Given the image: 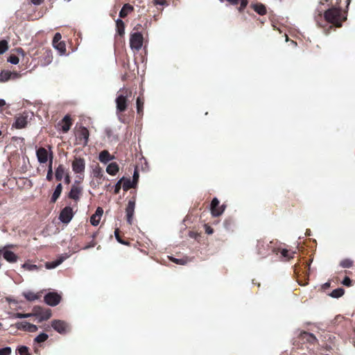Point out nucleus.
<instances>
[{
    "mask_svg": "<svg viewBox=\"0 0 355 355\" xmlns=\"http://www.w3.org/2000/svg\"><path fill=\"white\" fill-rule=\"evenodd\" d=\"M314 19L320 27H325L327 24H331L336 27H341L343 22L347 19V15L341 5H334V7L327 9L317 8Z\"/></svg>",
    "mask_w": 355,
    "mask_h": 355,
    "instance_id": "1",
    "label": "nucleus"
},
{
    "mask_svg": "<svg viewBox=\"0 0 355 355\" xmlns=\"http://www.w3.org/2000/svg\"><path fill=\"white\" fill-rule=\"evenodd\" d=\"M132 96V91L127 88L121 89L116 98V113L121 114L126 111L129 104L128 98Z\"/></svg>",
    "mask_w": 355,
    "mask_h": 355,
    "instance_id": "2",
    "label": "nucleus"
},
{
    "mask_svg": "<svg viewBox=\"0 0 355 355\" xmlns=\"http://www.w3.org/2000/svg\"><path fill=\"white\" fill-rule=\"evenodd\" d=\"M257 253L261 257H266L271 252L277 254L276 248L272 245V242L268 243L265 240H258L257 243Z\"/></svg>",
    "mask_w": 355,
    "mask_h": 355,
    "instance_id": "3",
    "label": "nucleus"
},
{
    "mask_svg": "<svg viewBox=\"0 0 355 355\" xmlns=\"http://www.w3.org/2000/svg\"><path fill=\"white\" fill-rule=\"evenodd\" d=\"M78 178L80 179V180H76L74 182V183L71 185L70 191L67 196L69 198L73 200L76 203L80 200L83 191V187L80 185L81 181L83 180V177L78 175Z\"/></svg>",
    "mask_w": 355,
    "mask_h": 355,
    "instance_id": "4",
    "label": "nucleus"
},
{
    "mask_svg": "<svg viewBox=\"0 0 355 355\" xmlns=\"http://www.w3.org/2000/svg\"><path fill=\"white\" fill-rule=\"evenodd\" d=\"M144 43L143 35L139 32L132 33L130 36V46L133 50L139 51Z\"/></svg>",
    "mask_w": 355,
    "mask_h": 355,
    "instance_id": "5",
    "label": "nucleus"
},
{
    "mask_svg": "<svg viewBox=\"0 0 355 355\" xmlns=\"http://www.w3.org/2000/svg\"><path fill=\"white\" fill-rule=\"evenodd\" d=\"M73 216L74 211H73V208L70 206H66L60 211L59 220L64 224H68L70 223Z\"/></svg>",
    "mask_w": 355,
    "mask_h": 355,
    "instance_id": "6",
    "label": "nucleus"
},
{
    "mask_svg": "<svg viewBox=\"0 0 355 355\" xmlns=\"http://www.w3.org/2000/svg\"><path fill=\"white\" fill-rule=\"evenodd\" d=\"M76 138L79 144H83L84 146H87L89 141V132L87 128L80 126L76 131Z\"/></svg>",
    "mask_w": 355,
    "mask_h": 355,
    "instance_id": "7",
    "label": "nucleus"
},
{
    "mask_svg": "<svg viewBox=\"0 0 355 355\" xmlns=\"http://www.w3.org/2000/svg\"><path fill=\"white\" fill-rule=\"evenodd\" d=\"M135 202L136 198L135 197L133 196L128 200V203L125 209L127 222L130 225H132V218L135 208Z\"/></svg>",
    "mask_w": 355,
    "mask_h": 355,
    "instance_id": "8",
    "label": "nucleus"
},
{
    "mask_svg": "<svg viewBox=\"0 0 355 355\" xmlns=\"http://www.w3.org/2000/svg\"><path fill=\"white\" fill-rule=\"evenodd\" d=\"M36 156L40 164H45L50 159V149L40 147L36 150Z\"/></svg>",
    "mask_w": 355,
    "mask_h": 355,
    "instance_id": "9",
    "label": "nucleus"
},
{
    "mask_svg": "<svg viewBox=\"0 0 355 355\" xmlns=\"http://www.w3.org/2000/svg\"><path fill=\"white\" fill-rule=\"evenodd\" d=\"M12 245H6L2 250H0V253L2 254L3 257L9 263H15L17 261L18 256L13 252L8 250V248H11Z\"/></svg>",
    "mask_w": 355,
    "mask_h": 355,
    "instance_id": "10",
    "label": "nucleus"
},
{
    "mask_svg": "<svg viewBox=\"0 0 355 355\" xmlns=\"http://www.w3.org/2000/svg\"><path fill=\"white\" fill-rule=\"evenodd\" d=\"M34 315L40 317V320H46L51 316V311L49 309H44L39 306L33 308Z\"/></svg>",
    "mask_w": 355,
    "mask_h": 355,
    "instance_id": "11",
    "label": "nucleus"
},
{
    "mask_svg": "<svg viewBox=\"0 0 355 355\" xmlns=\"http://www.w3.org/2000/svg\"><path fill=\"white\" fill-rule=\"evenodd\" d=\"M61 300V296L57 293L50 292L44 296V302L50 306L58 305Z\"/></svg>",
    "mask_w": 355,
    "mask_h": 355,
    "instance_id": "12",
    "label": "nucleus"
},
{
    "mask_svg": "<svg viewBox=\"0 0 355 355\" xmlns=\"http://www.w3.org/2000/svg\"><path fill=\"white\" fill-rule=\"evenodd\" d=\"M72 169L76 173H83L85 168V159L81 157H75L72 162Z\"/></svg>",
    "mask_w": 355,
    "mask_h": 355,
    "instance_id": "13",
    "label": "nucleus"
},
{
    "mask_svg": "<svg viewBox=\"0 0 355 355\" xmlns=\"http://www.w3.org/2000/svg\"><path fill=\"white\" fill-rule=\"evenodd\" d=\"M219 200L216 198H214L211 202V211L214 216H218L221 215L224 210L225 206H219Z\"/></svg>",
    "mask_w": 355,
    "mask_h": 355,
    "instance_id": "14",
    "label": "nucleus"
},
{
    "mask_svg": "<svg viewBox=\"0 0 355 355\" xmlns=\"http://www.w3.org/2000/svg\"><path fill=\"white\" fill-rule=\"evenodd\" d=\"M52 327L60 334H66L68 331L67 324L62 320H54L51 322Z\"/></svg>",
    "mask_w": 355,
    "mask_h": 355,
    "instance_id": "15",
    "label": "nucleus"
},
{
    "mask_svg": "<svg viewBox=\"0 0 355 355\" xmlns=\"http://www.w3.org/2000/svg\"><path fill=\"white\" fill-rule=\"evenodd\" d=\"M299 338L304 343H308L311 345H315L318 343V339L314 334L309 333L307 331H301L299 335Z\"/></svg>",
    "mask_w": 355,
    "mask_h": 355,
    "instance_id": "16",
    "label": "nucleus"
},
{
    "mask_svg": "<svg viewBox=\"0 0 355 355\" xmlns=\"http://www.w3.org/2000/svg\"><path fill=\"white\" fill-rule=\"evenodd\" d=\"M62 38L61 34L56 33L53 39V46L58 49L60 53H65L66 45L64 42L60 41Z\"/></svg>",
    "mask_w": 355,
    "mask_h": 355,
    "instance_id": "17",
    "label": "nucleus"
},
{
    "mask_svg": "<svg viewBox=\"0 0 355 355\" xmlns=\"http://www.w3.org/2000/svg\"><path fill=\"white\" fill-rule=\"evenodd\" d=\"M28 123V115H20L16 117L15 122L12 127L17 129H21L26 126Z\"/></svg>",
    "mask_w": 355,
    "mask_h": 355,
    "instance_id": "18",
    "label": "nucleus"
},
{
    "mask_svg": "<svg viewBox=\"0 0 355 355\" xmlns=\"http://www.w3.org/2000/svg\"><path fill=\"white\" fill-rule=\"evenodd\" d=\"M63 132H67L72 125V120L69 115H66L58 123Z\"/></svg>",
    "mask_w": 355,
    "mask_h": 355,
    "instance_id": "19",
    "label": "nucleus"
},
{
    "mask_svg": "<svg viewBox=\"0 0 355 355\" xmlns=\"http://www.w3.org/2000/svg\"><path fill=\"white\" fill-rule=\"evenodd\" d=\"M103 213V208L98 207L95 213L90 218V223L92 225L96 226L99 224Z\"/></svg>",
    "mask_w": 355,
    "mask_h": 355,
    "instance_id": "20",
    "label": "nucleus"
},
{
    "mask_svg": "<svg viewBox=\"0 0 355 355\" xmlns=\"http://www.w3.org/2000/svg\"><path fill=\"white\" fill-rule=\"evenodd\" d=\"M340 0H320L317 8L327 9L329 7H334V5L340 6Z\"/></svg>",
    "mask_w": 355,
    "mask_h": 355,
    "instance_id": "21",
    "label": "nucleus"
},
{
    "mask_svg": "<svg viewBox=\"0 0 355 355\" xmlns=\"http://www.w3.org/2000/svg\"><path fill=\"white\" fill-rule=\"evenodd\" d=\"M67 172L63 164H59L55 168V178L57 181H61Z\"/></svg>",
    "mask_w": 355,
    "mask_h": 355,
    "instance_id": "22",
    "label": "nucleus"
},
{
    "mask_svg": "<svg viewBox=\"0 0 355 355\" xmlns=\"http://www.w3.org/2000/svg\"><path fill=\"white\" fill-rule=\"evenodd\" d=\"M99 161L106 164L114 159V156L111 155L107 150H103L99 153Z\"/></svg>",
    "mask_w": 355,
    "mask_h": 355,
    "instance_id": "23",
    "label": "nucleus"
},
{
    "mask_svg": "<svg viewBox=\"0 0 355 355\" xmlns=\"http://www.w3.org/2000/svg\"><path fill=\"white\" fill-rule=\"evenodd\" d=\"M116 34L121 37L125 35V24L121 19L116 20Z\"/></svg>",
    "mask_w": 355,
    "mask_h": 355,
    "instance_id": "24",
    "label": "nucleus"
},
{
    "mask_svg": "<svg viewBox=\"0 0 355 355\" xmlns=\"http://www.w3.org/2000/svg\"><path fill=\"white\" fill-rule=\"evenodd\" d=\"M62 185L61 183H59L56 186L55 189L51 197L50 201L51 203H55L58 200V199L60 198V196L62 193Z\"/></svg>",
    "mask_w": 355,
    "mask_h": 355,
    "instance_id": "25",
    "label": "nucleus"
},
{
    "mask_svg": "<svg viewBox=\"0 0 355 355\" xmlns=\"http://www.w3.org/2000/svg\"><path fill=\"white\" fill-rule=\"evenodd\" d=\"M251 7L257 13L260 15H264L267 12L266 6L261 3H253L251 5Z\"/></svg>",
    "mask_w": 355,
    "mask_h": 355,
    "instance_id": "26",
    "label": "nucleus"
},
{
    "mask_svg": "<svg viewBox=\"0 0 355 355\" xmlns=\"http://www.w3.org/2000/svg\"><path fill=\"white\" fill-rule=\"evenodd\" d=\"M134 10V8L129 3H125L122 7L119 12V17L121 18H125L129 13Z\"/></svg>",
    "mask_w": 355,
    "mask_h": 355,
    "instance_id": "27",
    "label": "nucleus"
},
{
    "mask_svg": "<svg viewBox=\"0 0 355 355\" xmlns=\"http://www.w3.org/2000/svg\"><path fill=\"white\" fill-rule=\"evenodd\" d=\"M119 171V167L117 163L112 162L106 168V171L111 175H115Z\"/></svg>",
    "mask_w": 355,
    "mask_h": 355,
    "instance_id": "28",
    "label": "nucleus"
},
{
    "mask_svg": "<svg viewBox=\"0 0 355 355\" xmlns=\"http://www.w3.org/2000/svg\"><path fill=\"white\" fill-rule=\"evenodd\" d=\"M276 251L277 252V254L280 252L282 257L285 258L286 260H289L293 257L294 252H290L286 249L276 248Z\"/></svg>",
    "mask_w": 355,
    "mask_h": 355,
    "instance_id": "29",
    "label": "nucleus"
},
{
    "mask_svg": "<svg viewBox=\"0 0 355 355\" xmlns=\"http://www.w3.org/2000/svg\"><path fill=\"white\" fill-rule=\"evenodd\" d=\"M144 98L139 96L137 98V114L140 116L143 115L144 113Z\"/></svg>",
    "mask_w": 355,
    "mask_h": 355,
    "instance_id": "30",
    "label": "nucleus"
},
{
    "mask_svg": "<svg viewBox=\"0 0 355 355\" xmlns=\"http://www.w3.org/2000/svg\"><path fill=\"white\" fill-rule=\"evenodd\" d=\"M92 174L96 178L101 179L103 177V171L98 164L93 168Z\"/></svg>",
    "mask_w": 355,
    "mask_h": 355,
    "instance_id": "31",
    "label": "nucleus"
},
{
    "mask_svg": "<svg viewBox=\"0 0 355 355\" xmlns=\"http://www.w3.org/2000/svg\"><path fill=\"white\" fill-rule=\"evenodd\" d=\"M24 296L28 301L31 302L37 300L41 297V295L39 293H35L31 291L24 293Z\"/></svg>",
    "mask_w": 355,
    "mask_h": 355,
    "instance_id": "32",
    "label": "nucleus"
},
{
    "mask_svg": "<svg viewBox=\"0 0 355 355\" xmlns=\"http://www.w3.org/2000/svg\"><path fill=\"white\" fill-rule=\"evenodd\" d=\"M12 73L10 71L3 70L0 72V82H6L10 79Z\"/></svg>",
    "mask_w": 355,
    "mask_h": 355,
    "instance_id": "33",
    "label": "nucleus"
},
{
    "mask_svg": "<svg viewBox=\"0 0 355 355\" xmlns=\"http://www.w3.org/2000/svg\"><path fill=\"white\" fill-rule=\"evenodd\" d=\"M123 189L125 191H127L131 188H135L136 185L132 183V181L130 179H125L123 180Z\"/></svg>",
    "mask_w": 355,
    "mask_h": 355,
    "instance_id": "34",
    "label": "nucleus"
},
{
    "mask_svg": "<svg viewBox=\"0 0 355 355\" xmlns=\"http://www.w3.org/2000/svg\"><path fill=\"white\" fill-rule=\"evenodd\" d=\"M354 261L350 259H344L340 262V266L343 268H350L353 266Z\"/></svg>",
    "mask_w": 355,
    "mask_h": 355,
    "instance_id": "35",
    "label": "nucleus"
},
{
    "mask_svg": "<svg viewBox=\"0 0 355 355\" xmlns=\"http://www.w3.org/2000/svg\"><path fill=\"white\" fill-rule=\"evenodd\" d=\"M345 293V290L342 288H338L336 289H334V291H332V292L331 293L330 295L332 297H334V298H338V297H340L341 296H343Z\"/></svg>",
    "mask_w": 355,
    "mask_h": 355,
    "instance_id": "36",
    "label": "nucleus"
},
{
    "mask_svg": "<svg viewBox=\"0 0 355 355\" xmlns=\"http://www.w3.org/2000/svg\"><path fill=\"white\" fill-rule=\"evenodd\" d=\"M97 235H98L97 232L92 233V234L91 235L92 240L88 244H87L85 246H84L83 248V249L87 250L89 248H94L96 245V242H95L94 239H96Z\"/></svg>",
    "mask_w": 355,
    "mask_h": 355,
    "instance_id": "37",
    "label": "nucleus"
},
{
    "mask_svg": "<svg viewBox=\"0 0 355 355\" xmlns=\"http://www.w3.org/2000/svg\"><path fill=\"white\" fill-rule=\"evenodd\" d=\"M8 49V42L2 40L0 41V55L4 53Z\"/></svg>",
    "mask_w": 355,
    "mask_h": 355,
    "instance_id": "38",
    "label": "nucleus"
},
{
    "mask_svg": "<svg viewBox=\"0 0 355 355\" xmlns=\"http://www.w3.org/2000/svg\"><path fill=\"white\" fill-rule=\"evenodd\" d=\"M49 338V336L45 334V333H41L40 334H39L35 338V342L37 343H43L44 341H46Z\"/></svg>",
    "mask_w": 355,
    "mask_h": 355,
    "instance_id": "39",
    "label": "nucleus"
},
{
    "mask_svg": "<svg viewBox=\"0 0 355 355\" xmlns=\"http://www.w3.org/2000/svg\"><path fill=\"white\" fill-rule=\"evenodd\" d=\"M18 354L19 355H31L29 353L28 347L26 346H20L17 349Z\"/></svg>",
    "mask_w": 355,
    "mask_h": 355,
    "instance_id": "40",
    "label": "nucleus"
},
{
    "mask_svg": "<svg viewBox=\"0 0 355 355\" xmlns=\"http://www.w3.org/2000/svg\"><path fill=\"white\" fill-rule=\"evenodd\" d=\"M28 325V322L24 321V322H18L15 324V327L17 329L19 330H24L26 331Z\"/></svg>",
    "mask_w": 355,
    "mask_h": 355,
    "instance_id": "41",
    "label": "nucleus"
},
{
    "mask_svg": "<svg viewBox=\"0 0 355 355\" xmlns=\"http://www.w3.org/2000/svg\"><path fill=\"white\" fill-rule=\"evenodd\" d=\"M22 268L27 270H34L38 269V267L35 264H31L28 262H26L22 265Z\"/></svg>",
    "mask_w": 355,
    "mask_h": 355,
    "instance_id": "42",
    "label": "nucleus"
},
{
    "mask_svg": "<svg viewBox=\"0 0 355 355\" xmlns=\"http://www.w3.org/2000/svg\"><path fill=\"white\" fill-rule=\"evenodd\" d=\"M49 148L50 149V159H49L48 171H53V152L51 146H49Z\"/></svg>",
    "mask_w": 355,
    "mask_h": 355,
    "instance_id": "43",
    "label": "nucleus"
},
{
    "mask_svg": "<svg viewBox=\"0 0 355 355\" xmlns=\"http://www.w3.org/2000/svg\"><path fill=\"white\" fill-rule=\"evenodd\" d=\"M123 180H124V178H121L116 184V185L114 187V193L115 194H118L120 192V190L121 189V184H122Z\"/></svg>",
    "mask_w": 355,
    "mask_h": 355,
    "instance_id": "44",
    "label": "nucleus"
},
{
    "mask_svg": "<svg viewBox=\"0 0 355 355\" xmlns=\"http://www.w3.org/2000/svg\"><path fill=\"white\" fill-rule=\"evenodd\" d=\"M114 235H115V237H116V239L120 243H122L123 245H128L129 243L128 242H125L123 240L121 239L120 235H119V229H116L115 231H114Z\"/></svg>",
    "mask_w": 355,
    "mask_h": 355,
    "instance_id": "45",
    "label": "nucleus"
},
{
    "mask_svg": "<svg viewBox=\"0 0 355 355\" xmlns=\"http://www.w3.org/2000/svg\"><path fill=\"white\" fill-rule=\"evenodd\" d=\"M8 61L13 64H17L19 63V58L15 55H10L8 58Z\"/></svg>",
    "mask_w": 355,
    "mask_h": 355,
    "instance_id": "46",
    "label": "nucleus"
},
{
    "mask_svg": "<svg viewBox=\"0 0 355 355\" xmlns=\"http://www.w3.org/2000/svg\"><path fill=\"white\" fill-rule=\"evenodd\" d=\"M239 1L241 2V3L238 10L239 12H242L248 6V0H240Z\"/></svg>",
    "mask_w": 355,
    "mask_h": 355,
    "instance_id": "47",
    "label": "nucleus"
},
{
    "mask_svg": "<svg viewBox=\"0 0 355 355\" xmlns=\"http://www.w3.org/2000/svg\"><path fill=\"white\" fill-rule=\"evenodd\" d=\"M139 174L137 168H135L134 173H133V178H132V183L135 184L136 186L137 185L138 181H139Z\"/></svg>",
    "mask_w": 355,
    "mask_h": 355,
    "instance_id": "48",
    "label": "nucleus"
},
{
    "mask_svg": "<svg viewBox=\"0 0 355 355\" xmlns=\"http://www.w3.org/2000/svg\"><path fill=\"white\" fill-rule=\"evenodd\" d=\"M11 348L10 347H6L0 349V355H10L11 354Z\"/></svg>",
    "mask_w": 355,
    "mask_h": 355,
    "instance_id": "49",
    "label": "nucleus"
},
{
    "mask_svg": "<svg viewBox=\"0 0 355 355\" xmlns=\"http://www.w3.org/2000/svg\"><path fill=\"white\" fill-rule=\"evenodd\" d=\"M61 262H62V261H56L51 262V263L47 262L46 263V267L49 269L53 268L58 266L59 264H60Z\"/></svg>",
    "mask_w": 355,
    "mask_h": 355,
    "instance_id": "50",
    "label": "nucleus"
},
{
    "mask_svg": "<svg viewBox=\"0 0 355 355\" xmlns=\"http://www.w3.org/2000/svg\"><path fill=\"white\" fill-rule=\"evenodd\" d=\"M46 57H45V61L42 63L44 65H46L49 64L52 60V55H51L50 52L46 51Z\"/></svg>",
    "mask_w": 355,
    "mask_h": 355,
    "instance_id": "51",
    "label": "nucleus"
},
{
    "mask_svg": "<svg viewBox=\"0 0 355 355\" xmlns=\"http://www.w3.org/2000/svg\"><path fill=\"white\" fill-rule=\"evenodd\" d=\"M37 330V327L33 324L28 322L26 331L35 332Z\"/></svg>",
    "mask_w": 355,
    "mask_h": 355,
    "instance_id": "52",
    "label": "nucleus"
},
{
    "mask_svg": "<svg viewBox=\"0 0 355 355\" xmlns=\"http://www.w3.org/2000/svg\"><path fill=\"white\" fill-rule=\"evenodd\" d=\"M32 315L31 313H17L15 315V317L16 318H26L28 317H31Z\"/></svg>",
    "mask_w": 355,
    "mask_h": 355,
    "instance_id": "53",
    "label": "nucleus"
},
{
    "mask_svg": "<svg viewBox=\"0 0 355 355\" xmlns=\"http://www.w3.org/2000/svg\"><path fill=\"white\" fill-rule=\"evenodd\" d=\"M171 260L180 265H184L187 263V261L182 259H176V258H171Z\"/></svg>",
    "mask_w": 355,
    "mask_h": 355,
    "instance_id": "54",
    "label": "nucleus"
},
{
    "mask_svg": "<svg viewBox=\"0 0 355 355\" xmlns=\"http://www.w3.org/2000/svg\"><path fill=\"white\" fill-rule=\"evenodd\" d=\"M342 284L346 286L349 287L352 286V280L349 277H345L343 279Z\"/></svg>",
    "mask_w": 355,
    "mask_h": 355,
    "instance_id": "55",
    "label": "nucleus"
},
{
    "mask_svg": "<svg viewBox=\"0 0 355 355\" xmlns=\"http://www.w3.org/2000/svg\"><path fill=\"white\" fill-rule=\"evenodd\" d=\"M63 178H64V182L66 184H70V182H71V178H70V175H69V173H67Z\"/></svg>",
    "mask_w": 355,
    "mask_h": 355,
    "instance_id": "56",
    "label": "nucleus"
},
{
    "mask_svg": "<svg viewBox=\"0 0 355 355\" xmlns=\"http://www.w3.org/2000/svg\"><path fill=\"white\" fill-rule=\"evenodd\" d=\"M153 1L155 5H161V6L168 5L166 0H153Z\"/></svg>",
    "mask_w": 355,
    "mask_h": 355,
    "instance_id": "57",
    "label": "nucleus"
},
{
    "mask_svg": "<svg viewBox=\"0 0 355 355\" xmlns=\"http://www.w3.org/2000/svg\"><path fill=\"white\" fill-rule=\"evenodd\" d=\"M46 180L51 181L53 180V171H47Z\"/></svg>",
    "mask_w": 355,
    "mask_h": 355,
    "instance_id": "58",
    "label": "nucleus"
},
{
    "mask_svg": "<svg viewBox=\"0 0 355 355\" xmlns=\"http://www.w3.org/2000/svg\"><path fill=\"white\" fill-rule=\"evenodd\" d=\"M224 223H225V227L229 229L231 227L232 221L231 219H227L225 220Z\"/></svg>",
    "mask_w": 355,
    "mask_h": 355,
    "instance_id": "59",
    "label": "nucleus"
},
{
    "mask_svg": "<svg viewBox=\"0 0 355 355\" xmlns=\"http://www.w3.org/2000/svg\"><path fill=\"white\" fill-rule=\"evenodd\" d=\"M31 1L34 5H40L44 2V0H32Z\"/></svg>",
    "mask_w": 355,
    "mask_h": 355,
    "instance_id": "60",
    "label": "nucleus"
},
{
    "mask_svg": "<svg viewBox=\"0 0 355 355\" xmlns=\"http://www.w3.org/2000/svg\"><path fill=\"white\" fill-rule=\"evenodd\" d=\"M6 105V103L5 100L0 99V107H2Z\"/></svg>",
    "mask_w": 355,
    "mask_h": 355,
    "instance_id": "61",
    "label": "nucleus"
},
{
    "mask_svg": "<svg viewBox=\"0 0 355 355\" xmlns=\"http://www.w3.org/2000/svg\"><path fill=\"white\" fill-rule=\"evenodd\" d=\"M206 232L207 234H210L213 233V230L209 227V228L207 229Z\"/></svg>",
    "mask_w": 355,
    "mask_h": 355,
    "instance_id": "62",
    "label": "nucleus"
},
{
    "mask_svg": "<svg viewBox=\"0 0 355 355\" xmlns=\"http://www.w3.org/2000/svg\"><path fill=\"white\" fill-rule=\"evenodd\" d=\"M17 51L19 53H21L22 55L24 54V50L21 49V48H19L17 49Z\"/></svg>",
    "mask_w": 355,
    "mask_h": 355,
    "instance_id": "63",
    "label": "nucleus"
},
{
    "mask_svg": "<svg viewBox=\"0 0 355 355\" xmlns=\"http://www.w3.org/2000/svg\"><path fill=\"white\" fill-rule=\"evenodd\" d=\"M350 2H351V0H345L346 8L348 7V6L349 5Z\"/></svg>",
    "mask_w": 355,
    "mask_h": 355,
    "instance_id": "64",
    "label": "nucleus"
}]
</instances>
